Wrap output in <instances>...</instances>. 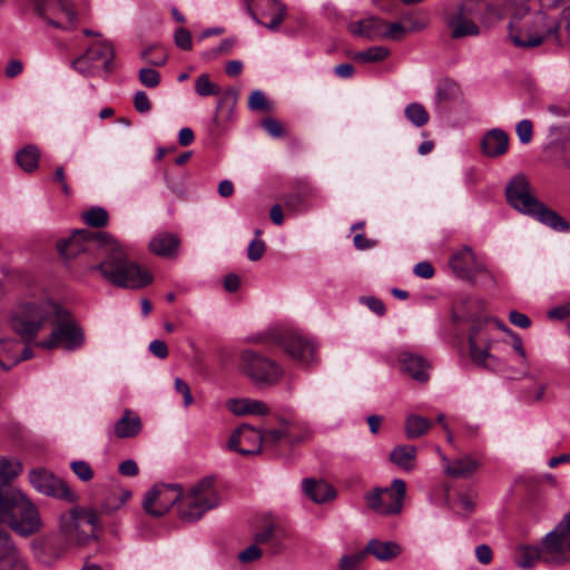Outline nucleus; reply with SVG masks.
<instances>
[{"instance_id":"11","label":"nucleus","mask_w":570,"mask_h":570,"mask_svg":"<svg viewBox=\"0 0 570 570\" xmlns=\"http://www.w3.org/2000/svg\"><path fill=\"white\" fill-rule=\"evenodd\" d=\"M51 332L49 336L37 343L38 346L52 350L59 346L67 351H75L83 344V333L77 325L71 313L62 305H58L52 323H50Z\"/></svg>"},{"instance_id":"5","label":"nucleus","mask_w":570,"mask_h":570,"mask_svg":"<svg viewBox=\"0 0 570 570\" xmlns=\"http://www.w3.org/2000/svg\"><path fill=\"white\" fill-rule=\"evenodd\" d=\"M0 522H6L22 537L38 532L42 522L38 509L10 483H0Z\"/></svg>"},{"instance_id":"24","label":"nucleus","mask_w":570,"mask_h":570,"mask_svg":"<svg viewBox=\"0 0 570 570\" xmlns=\"http://www.w3.org/2000/svg\"><path fill=\"white\" fill-rule=\"evenodd\" d=\"M255 543L264 544L269 548L271 553H276L281 549V533L275 520L272 518L263 519L257 524L255 532Z\"/></svg>"},{"instance_id":"6","label":"nucleus","mask_w":570,"mask_h":570,"mask_svg":"<svg viewBox=\"0 0 570 570\" xmlns=\"http://www.w3.org/2000/svg\"><path fill=\"white\" fill-rule=\"evenodd\" d=\"M570 554V513L546 534L540 548L520 547L515 562L522 569H530L539 560L548 563H561L568 560Z\"/></svg>"},{"instance_id":"12","label":"nucleus","mask_w":570,"mask_h":570,"mask_svg":"<svg viewBox=\"0 0 570 570\" xmlns=\"http://www.w3.org/2000/svg\"><path fill=\"white\" fill-rule=\"evenodd\" d=\"M489 323L495 324L499 330L510 335L513 333L504 323L497 318L474 321L469 335L470 357L474 364L494 370L500 365V361L495 355L490 353L493 343L489 335Z\"/></svg>"},{"instance_id":"25","label":"nucleus","mask_w":570,"mask_h":570,"mask_svg":"<svg viewBox=\"0 0 570 570\" xmlns=\"http://www.w3.org/2000/svg\"><path fill=\"white\" fill-rule=\"evenodd\" d=\"M385 28V20L373 16L348 24L351 33L370 40L384 39Z\"/></svg>"},{"instance_id":"64","label":"nucleus","mask_w":570,"mask_h":570,"mask_svg":"<svg viewBox=\"0 0 570 570\" xmlns=\"http://www.w3.org/2000/svg\"><path fill=\"white\" fill-rule=\"evenodd\" d=\"M363 302L375 314L383 315L385 313V306L381 299L375 297H365L363 298Z\"/></svg>"},{"instance_id":"33","label":"nucleus","mask_w":570,"mask_h":570,"mask_svg":"<svg viewBox=\"0 0 570 570\" xmlns=\"http://www.w3.org/2000/svg\"><path fill=\"white\" fill-rule=\"evenodd\" d=\"M18 341L0 337V366L8 371L19 363L17 348Z\"/></svg>"},{"instance_id":"27","label":"nucleus","mask_w":570,"mask_h":570,"mask_svg":"<svg viewBox=\"0 0 570 570\" xmlns=\"http://www.w3.org/2000/svg\"><path fill=\"white\" fill-rule=\"evenodd\" d=\"M508 147L509 137L499 128L489 130L481 141L482 153L488 157H499L507 153Z\"/></svg>"},{"instance_id":"22","label":"nucleus","mask_w":570,"mask_h":570,"mask_svg":"<svg viewBox=\"0 0 570 570\" xmlns=\"http://www.w3.org/2000/svg\"><path fill=\"white\" fill-rule=\"evenodd\" d=\"M438 453L443 462L444 472L451 478H469L480 466L479 461L471 455H464L451 461L440 451V449H438Z\"/></svg>"},{"instance_id":"42","label":"nucleus","mask_w":570,"mask_h":570,"mask_svg":"<svg viewBox=\"0 0 570 570\" xmlns=\"http://www.w3.org/2000/svg\"><path fill=\"white\" fill-rule=\"evenodd\" d=\"M247 430H249V425L247 423H243L233 431L226 444L228 451L236 452L245 456L249 455V450L242 449L239 446L242 436Z\"/></svg>"},{"instance_id":"58","label":"nucleus","mask_w":570,"mask_h":570,"mask_svg":"<svg viewBox=\"0 0 570 570\" xmlns=\"http://www.w3.org/2000/svg\"><path fill=\"white\" fill-rule=\"evenodd\" d=\"M558 22L560 24L561 36H563L564 32L568 40L570 41V6L566 7L561 11V17L560 20H558ZM562 39L564 40V37H562Z\"/></svg>"},{"instance_id":"48","label":"nucleus","mask_w":570,"mask_h":570,"mask_svg":"<svg viewBox=\"0 0 570 570\" xmlns=\"http://www.w3.org/2000/svg\"><path fill=\"white\" fill-rule=\"evenodd\" d=\"M274 105L269 101L265 94L261 90L252 91V110L272 111Z\"/></svg>"},{"instance_id":"3","label":"nucleus","mask_w":570,"mask_h":570,"mask_svg":"<svg viewBox=\"0 0 570 570\" xmlns=\"http://www.w3.org/2000/svg\"><path fill=\"white\" fill-rule=\"evenodd\" d=\"M58 305L45 297L21 298L8 313V326L26 345L31 344L52 323Z\"/></svg>"},{"instance_id":"17","label":"nucleus","mask_w":570,"mask_h":570,"mask_svg":"<svg viewBox=\"0 0 570 570\" xmlns=\"http://www.w3.org/2000/svg\"><path fill=\"white\" fill-rule=\"evenodd\" d=\"M31 485L40 493L63 500L69 503L77 501V494L68 484L46 469H33L29 472Z\"/></svg>"},{"instance_id":"39","label":"nucleus","mask_w":570,"mask_h":570,"mask_svg":"<svg viewBox=\"0 0 570 570\" xmlns=\"http://www.w3.org/2000/svg\"><path fill=\"white\" fill-rule=\"evenodd\" d=\"M82 219L88 226L100 228L108 224V213L105 208L96 206L85 212Z\"/></svg>"},{"instance_id":"40","label":"nucleus","mask_w":570,"mask_h":570,"mask_svg":"<svg viewBox=\"0 0 570 570\" xmlns=\"http://www.w3.org/2000/svg\"><path fill=\"white\" fill-rule=\"evenodd\" d=\"M21 471V464L18 460L2 458L0 459V483H9Z\"/></svg>"},{"instance_id":"1","label":"nucleus","mask_w":570,"mask_h":570,"mask_svg":"<svg viewBox=\"0 0 570 570\" xmlns=\"http://www.w3.org/2000/svg\"><path fill=\"white\" fill-rule=\"evenodd\" d=\"M65 259L81 258L88 272L98 271L110 284L126 288H141L153 282V276L129 259L125 248L111 240L106 233L87 229L57 244Z\"/></svg>"},{"instance_id":"10","label":"nucleus","mask_w":570,"mask_h":570,"mask_svg":"<svg viewBox=\"0 0 570 570\" xmlns=\"http://www.w3.org/2000/svg\"><path fill=\"white\" fill-rule=\"evenodd\" d=\"M59 528L68 542L86 544L89 540L99 538L100 529L98 514L94 509L73 507L61 514Z\"/></svg>"},{"instance_id":"44","label":"nucleus","mask_w":570,"mask_h":570,"mask_svg":"<svg viewBox=\"0 0 570 570\" xmlns=\"http://www.w3.org/2000/svg\"><path fill=\"white\" fill-rule=\"evenodd\" d=\"M259 126L272 137L281 138L285 135L284 126L275 118L267 117L261 120Z\"/></svg>"},{"instance_id":"4","label":"nucleus","mask_w":570,"mask_h":570,"mask_svg":"<svg viewBox=\"0 0 570 570\" xmlns=\"http://www.w3.org/2000/svg\"><path fill=\"white\" fill-rule=\"evenodd\" d=\"M509 37L520 48H533L542 43L562 46L558 19L543 11L514 14L509 23Z\"/></svg>"},{"instance_id":"30","label":"nucleus","mask_w":570,"mask_h":570,"mask_svg":"<svg viewBox=\"0 0 570 570\" xmlns=\"http://www.w3.org/2000/svg\"><path fill=\"white\" fill-rule=\"evenodd\" d=\"M417 451L414 445H396L390 453V460L404 471L415 468Z\"/></svg>"},{"instance_id":"18","label":"nucleus","mask_w":570,"mask_h":570,"mask_svg":"<svg viewBox=\"0 0 570 570\" xmlns=\"http://www.w3.org/2000/svg\"><path fill=\"white\" fill-rule=\"evenodd\" d=\"M284 370L274 360L252 352V384L265 387L279 382Z\"/></svg>"},{"instance_id":"56","label":"nucleus","mask_w":570,"mask_h":570,"mask_svg":"<svg viewBox=\"0 0 570 570\" xmlns=\"http://www.w3.org/2000/svg\"><path fill=\"white\" fill-rule=\"evenodd\" d=\"M452 508L458 509L464 513H470L474 509V502L469 495L459 494L458 498L452 502Z\"/></svg>"},{"instance_id":"19","label":"nucleus","mask_w":570,"mask_h":570,"mask_svg":"<svg viewBox=\"0 0 570 570\" xmlns=\"http://www.w3.org/2000/svg\"><path fill=\"white\" fill-rule=\"evenodd\" d=\"M286 14V6L278 0H252V18L256 22L275 30Z\"/></svg>"},{"instance_id":"26","label":"nucleus","mask_w":570,"mask_h":570,"mask_svg":"<svg viewBox=\"0 0 570 570\" xmlns=\"http://www.w3.org/2000/svg\"><path fill=\"white\" fill-rule=\"evenodd\" d=\"M252 433L258 439V446H252V455L272 449L284 436L282 430L267 426L265 423L258 424L252 422Z\"/></svg>"},{"instance_id":"31","label":"nucleus","mask_w":570,"mask_h":570,"mask_svg":"<svg viewBox=\"0 0 570 570\" xmlns=\"http://www.w3.org/2000/svg\"><path fill=\"white\" fill-rule=\"evenodd\" d=\"M179 239L168 233L159 234L150 240L149 247L153 253L164 257H171L177 254Z\"/></svg>"},{"instance_id":"14","label":"nucleus","mask_w":570,"mask_h":570,"mask_svg":"<svg viewBox=\"0 0 570 570\" xmlns=\"http://www.w3.org/2000/svg\"><path fill=\"white\" fill-rule=\"evenodd\" d=\"M35 9L50 26L69 30L76 27L77 12L69 0H33Z\"/></svg>"},{"instance_id":"41","label":"nucleus","mask_w":570,"mask_h":570,"mask_svg":"<svg viewBox=\"0 0 570 570\" xmlns=\"http://www.w3.org/2000/svg\"><path fill=\"white\" fill-rule=\"evenodd\" d=\"M195 91L202 97L218 96L220 94L219 87L209 79L207 73H202L196 78Z\"/></svg>"},{"instance_id":"63","label":"nucleus","mask_w":570,"mask_h":570,"mask_svg":"<svg viewBox=\"0 0 570 570\" xmlns=\"http://www.w3.org/2000/svg\"><path fill=\"white\" fill-rule=\"evenodd\" d=\"M118 470H119L120 474L126 475V476H135L138 474V471H139L137 463L131 459L122 461L119 464Z\"/></svg>"},{"instance_id":"23","label":"nucleus","mask_w":570,"mask_h":570,"mask_svg":"<svg viewBox=\"0 0 570 570\" xmlns=\"http://www.w3.org/2000/svg\"><path fill=\"white\" fill-rule=\"evenodd\" d=\"M302 490L309 500L317 504L330 502L336 498L335 489L324 480L304 479Z\"/></svg>"},{"instance_id":"8","label":"nucleus","mask_w":570,"mask_h":570,"mask_svg":"<svg viewBox=\"0 0 570 570\" xmlns=\"http://www.w3.org/2000/svg\"><path fill=\"white\" fill-rule=\"evenodd\" d=\"M252 343L279 345L291 358L303 367H311L318 362L316 342L295 331L271 328L252 335Z\"/></svg>"},{"instance_id":"51","label":"nucleus","mask_w":570,"mask_h":570,"mask_svg":"<svg viewBox=\"0 0 570 570\" xmlns=\"http://www.w3.org/2000/svg\"><path fill=\"white\" fill-rule=\"evenodd\" d=\"M174 40L181 50L188 51L193 48L191 33L186 28H178L174 33Z\"/></svg>"},{"instance_id":"61","label":"nucleus","mask_w":570,"mask_h":570,"mask_svg":"<svg viewBox=\"0 0 570 570\" xmlns=\"http://www.w3.org/2000/svg\"><path fill=\"white\" fill-rule=\"evenodd\" d=\"M414 274L421 278L429 279L434 275L433 266L428 262H420L414 266Z\"/></svg>"},{"instance_id":"34","label":"nucleus","mask_w":570,"mask_h":570,"mask_svg":"<svg viewBox=\"0 0 570 570\" xmlns=\"http://www.w3.org/2000/svg\"><path fill=\"white\" fill-rule=\"evenodd\" d=\"M432 428V423L416 414H410L405 419L404 429L406 438L410 440H415L429 432V430Z\"/></svg>"},{"instance_id":"2","label":"nucleus","mask_w":570,"mask_h":570,"mask_svg":"<svg viewBox=\"0 0 570 570\" xmlns=\"http://www.w3.org/2000/svg\"><path fill=\"white\" fill-rule=\"evenodd\" d=\"M517 0H455L444 8V21L454 39L476 37L480 24L491 26L508 12Z\"/></svg>"},{"instance_id":"9","label":"nucleus","mask_w":570,"mask_h":570,"mask_svg":"<svg viewBox=\"0 0 570 570\" xmlns=\"http://www.w3.org/2000/svg\"><path fill=\"white\" fill-rule=\"evenodd\" d=\"M219 504V495L214 487V478L206 476L186 494L181 492L177 505L178 517L185 522L198 521L208 510Z\"/></svg>"},{"instance_id":"38","label":"nucleus","mask_w":570,"mask_h":570,"mask_svg":"<svg viewBox=\"0 0 570 570\" xmlns=\"http://www.w3.org/2000/svg\"><path fill=\"white\" fill-rule=\"evenodd\" d=\"M390 56V50L383 46L371 47L355 53L354 59L362 62H379Z\"/></svg>"},{"instance_id":"7","label":"nucleus","mask_w":570,"mask_h":570,"mask_svg":"<svg viewBox=\"0 0 570 570\" xmlns=\"http://www.w3.org/2000/svg\"><path fill=\"white\" fill-rule=\"evenodd\" d=\"M509 204L517 210L529 215L557 232H567L570 225L554 210L539 202L530 190L524 176H515L507 186Z\"/></svg>"},{"instance_id":"20","label":"nucleus","mask_w":570,"mask_h":570,"mask_svg":"<svg viewBox=\"0 0 570 570\" xmlns=\"http://www.w3.org/2000/svg\"><path fill=\"white\" fill-rule=\"evenodd\" d=\"M450 266L455 275L460 278H468L471 275L484 269L471 248L464 247L455 253L450 259Z\"/></svg>"},{"instance_id":"60","label":"nucleus","mask_w":570,"mask_h":570,"mask_svg":"<svg viewBox=\"0 0 570 570\" xmlns=\"http://www.w3.org/2000/svg\"><path fill=\"white\" fill-rule=\"evenodd\" d=\"M149 351L158 358H166L168 356V347L164 341L154 340L149 344Z\"/></svg>"},{"instance_id":"50","label":"nucleus","mask_w":570,"mask_h":570,"mask_svg":"<svg viewBox=\"0 0 570 570\" xmlns=\"http://www.w3.org/2000/svg\"><path fill=\"white\" fill-rule=\"evenodd\" d=\"M384 39L400 40L406 32V27L401 22H387L385 21Z\"/></svg>"},{"instance_id":"21","label":"nucleus","mask_w":570,"mask_h":570,"mask_svg":"<svg viewBox=\"0 0 570 570\" xmlns=\"http://www.w3.org/2000/svg\"><path fill=\"white\" fill-rule=\"evenodd\" d=\"M401 370L414 381L425 383L429 380L430 364L421 355L411 352H401L397 356Z\"/></svg>"},{"instance_id":"49","label":"nucleus","mask_w":570,"mask_h":570,"mask_svg":"<svg viewBox=\"0 0 570 570\" xmlns=\"http://www.w3.org/2000/svg\"><path fill=\"white\" fill-rule=\"evenodd\" d=\"M515 132L521 144H529L533 137V126L531 120L523 119L519 121L515 127Z\"/></svg>"},{"instance_id":"37","label":"nucleus","mask_w":570,"mask_h":570,"mask_svg":"<svg viewBox=\"0 0 570 570\" xmlns=\"http://www.w3.org/2000/svg\"><path fill=\"white\" fill-rule=\"evenodd\" d=\"M404 114L406 119L415 127H423L429 122L430 116L428 110L419 102L409 104Z\"/></svg>"},{"instance_id":"28","label":"nucleus","mask_w":570,"mask_h":570,"mask_svg":"<svg viewBox=\"0 0 570 570\" xmlns=\"http://www.w3.org/2000/svg\"><path fill=\"white\" fill-rule=\"evenodd\" d=\"M141 431L140 417L130 410H126L122 416L115 423L114 433L119 439H129Z\"/></svg>"},{"instance_id":"36","label":"nucleus","mask_w":570,"mask_h":570,"mask_svg":"<svg viewBox=\"0 0 570 570\" xmlns=\"http://www.w3.org/2000/svg\"><path fill=\"white\" fill-rule=\"evenodd\" d=\"M39 158L40 151L33 145L23 147L16 155L18 165L27 173H31L38 168Z\"/></svg>"},{"instance_id":"53","label":"nucleus","mask_w":570,"mask_h":570,"mask_svg":"<svg viewBox=\"0 0 570 570\" xmlns=\"http://www.w3.org/2000/svg\"><path fill=\"white\" fill-rule=\"evenodd\" d=\"M228 410L235 415L242 416L249 413V400L246 399H230L226 403Z\"/></svg>"},{"instance_id":"29","label":"nucleus","mask_w":570,"mask_h":570,"mask_svg":"<svg viewBox=\"0 0 570 570\" xmlns=\"http://www.w3.org/2000/svg\"><path fill=\"white\" fill-rule=\"evenodd\" d=\"M0 570H31L27 558L16 546L0 549Z\"/></svg>"},{"instance_id":"43","label":"nucleus","mask_w":570,"mask_h":570,"mask_svg":"<svg viewBox=\"0 0 570 570\" xmlns=\"http://www.w3.org/2000/svg\"><path fill=\"white\" fill-rule=\"evenodd\" d=\"M235 43H236L235 38H226L219 43V46L204 51L202 56L207 61L214 60L217 57H219L220 55L230 53Z\"/></svg>"},{"instance_id":"35","label":"nucleus","mask_w":570,"mask_h":570,"mask_svg":"<svg viewBox=\"0 0 570 570\" xmlns=\"http://www.w3.org/2000/svg\"><path fill=\"white\" fill-rule=\"evenodd\" d=\"M131 497V492L126 489H116L109 492L102 503H101V512L102 513H112L120 509Z\"/></svg>"},{"instance_id":"54","label":"nucleus","mask_w":570,"mask_h":570,"mask_svg":"<svg viewBox=\"0 0 570 570\" xmlns=\"http://www.w3.org/2000/svg\"><path fill=\"white\" fill-rule=\"evenodd\" d=\"M365 552L355 553L352 556H344L340 561L341 570H354L364 559Z\"/></svg>"},{"instance_id":"59","label":"nucleus","mask_w":570,"mask_h":570,"mask_svg":"<svg viewBox=\"0 0 570 570\" xmlns=\"http://www.w3.org/2000/svg\"><path fill=\"white\" fill-rule=\"evenodd\" d=\"M475 557L480 563L489 564L493 558V553L488 544H479L475 548Z\"/></svg>"},{"instance_id":"55","label":"nucleus","mask_w":570,"mask_h":570,"mask_svg":"<svg viewBox=\"0 0 570 570\" xmlns=\"http://www.w3.org/2000/svg\"><path fill=\"white\" fill-rule=\"evenodd\" d=\"M174 384L176 392L183 395L184 406L188 407L194 401L188 384L180 377H176Z\"/></svg>"},{"instance_id":"13","label":"nucleus","mask_w":570,"mask_h":570,"mask_svg":"<svg viewBox=\"0 0 570 570\" xmlns=\"http://www.w3.org/2000/svg\"><path fill=\"white\" fill-rule=\"evenodd\" d=\"M406 484L394 479L390 488H376L365 495L367 505L381 514H397L402 510Z\"/></svg>"},{"instance_id":"62","label":"nucleus","mask_w":570,"mask_h":570,"mask_svg":"<svg viewBox=\"0 0 570 570\" xmlns=\"http://www.w3.org/2000/svg\"><path fill=\"white\" fill-rule=\"evenodd\" d=\"M509 320L513 325L520 328H528L531 325L530 318L525 314L517 311L510 312Z\"/></svg>"},{"instance_id":"47","label":"nucleus","mask_w":570,"mask_h":570,"mask_svg":"<svg viewBox=\"0 0 570 570\" xmlns=\"http://www.w3.org/2000/svg\"><path fill=\"white\" fill-rule=\"evenodd\" d=\"M267 417V424H271L272 421L276 420L277 416L272 412L271 407L257 400H252V417Z\"/></svg>"},{"instance_id":"15","label":"nucleus","mask_w":570,"mask_h":570,"mask_svg":"<svg viewBox=\"0 0 570 570\" xmlns=\"http://www.w3.org/2000/svg\"><path fill=\"white\" fill-rule=\"evenodd\" d=\"M115 56L112 45L108 41H99L90 45L87 50L70 62V67L83 77H92L97 71V62L102 60L107 71L111 69V60Z\"/></svg>"},{"instance_id":"52","label":"nucleus","mask_w":570,"mask_h":570,"mask_svg":"<svg viewBox=\"0 0 570 570\" xmlns=\"http://www.w3.org/2000/svg\"><path fill=\"white\" fill-rule=\"evenodd\" d=\"M404 26L407 32H416L424 29L428 24V20L417 14H409L403 18Z\"/></svg>"},{"instance_id":"46","label":"nucleus","mask_w":570,"mask_h":570,"mask_svg":"<svg viewBox=\"0 0 570 570\" xmlns=\"http://www.w3.org/2000/svg\"><path fill=\"white\" fill-rule=\"evenodd\" d=\"M138 78L148 88H156L160 83V73L153 68H141Z\"/></svg>"},{"instance_id":"32","label":"nucleus","mask_w":570,"mask_h":570,"mask_svg":"<svg viewBox=\"0 0 570 570\" xmlns=\"http://www.w3.org/2000/svg\"><path fill=\"white\" fill-rule=\"evenodd\" d=\"M366 552L373 554L380 561H387L401 553V547L392 541L373 539L367 543Z\"/></svg>"},{"instance_id":"16","label":"nucleus","mask_w":570,"mask_h":570,"mask_svg":"<svg viewBox=\"0 0 570 570\" xmlns=\"http://www.w3.org/2000/svg\"><path fill=\"white\" fill-rule=\"evenodd\" d=\"M181 487L176 483H157L149 490L144 499L145 511L153 517H163L168 510L179 502Z\"/></svg>"},{"instance_id":"45","label":"nucleus","mask_w":570,"mask_h":570,"mask_svg":"<svg viewBox=\"0 0 570 570\" xmlns=\"http://www.w3.org/2000/svg\"><path fill=\"white\" fill-rule=\"evenodd\" d=\"M70 469L82 482H88L94 478V471L90 464L86 461H72L70 463Z\"/></svg>"},{"instance_id":"57","label":"nucleus","mask_w":570,"mask_h":570,"mask_svg":"<svg viewBox=\"0 0 570 570\" xmlns=\"http://www.w3.org/2000/svg\"><path fill=\"white\" fill-rule=\"evenodd\" d=\"M135 109L140 114H146L151 109V102L145 91H138L134 98Z\"/></svg>"}]
</instances>
